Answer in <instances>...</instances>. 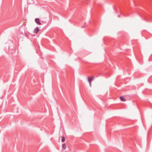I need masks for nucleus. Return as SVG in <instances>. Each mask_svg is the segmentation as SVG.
Masks as SVG:
<instances>
[{
    "label": "nucleus",
    "instance_id": "1",
    "mask_svg": "<svg viewBox=\"0 0 152 152\" xmlns=\"http://www.w3.org/2000/svg\"><path fill=\"white\" fill-rule=\"evenodd\" d=\"M35 21L36 23H37L38 24L40 25H41V23L40 22L39 20V18H37L35 19Z\"/></svg>",
    "mask_w": 152,
    "mask_h": 152
},
{
    "label": "nucleus",
    "instance_id": "2",
    "mask_svg": "<svg viewBox=\"0 0 152 152\" xmlns=\"http://www.w3.org/2000/svg\"><path fill=\"white\" fill-rule=\"evenodd\" d=\"M94 77H88V82L91 83L92 80H93Z\"/></svg>",
    "mask_w": 152,
    "mask_h": 152
},
{
    "label": "nucleus",
    "instance_id": "3",
    "mask_svg": "<svg viewBox=\"0 0 152 152\" xmlns=\"http://www.w3.org/2000/svg\"><path fill=\"white\" fill-rule=\"evenodd\" d=\"M39 29L38 27H36V28L34 30V33H37L39 31Z\"/></svg>",
    "mask_w": 152,
    "mask_h": 152
},
{
    "label": "nucleus",
    "instance_id": "4",
    "mask_svg": "<svg viewBox=\"0 0 152 152\" xmlns=\"http://www.w3.org/2000/svg\"><path fill=\"white\" fill-rule=\"evenodd\" d=\"M62 147L64 150H65L66 149V145L65 143H64L62 144Z\"/></svg>",
    "mask_w": 152,
    "mask_h": 152
},
{
    "label": "nucleus",
    "instance_id": "5",
    "mask_svg": "<svg viewBox=\"0 0 152 152\" xmlns=\"http://www.w3.org/2000/svg\"><path fill=\"white\" fill-rule=\"evenodd\" d=\"M120 98L122 102H124L126 101V99L122 96L120 97Z\"/></svg>",
    "mask_w": 152,
    "mask_h": 152
},
{
    "label": "nucleus",
    "instance_id": "6",
    "mask_svg": "<svg viewBox=\"0 0 152 152\" xmlns=\"http://www.w3.org/2000/svg\"><path fill=\"white\" fill-rule=\"evenodd\" d=\"M65 141V138L64 136H63L62 137L61 142H64Z\"/></svg>",
    "mask_w": 152,
    "mask_h": 152
},
{
    "label": "nucleus",
    "instance_id": "7",
    "mask_svg": "<svg viewBox=\"0 0 152 152\" xmlns=\"http://www.w3.org/2000/svg\"><path fill=\"white\" fill-rule=\"evenodd\" d=\"M89 85H90V86H91V83L89 82Z\"/></svg>",
    "mask_w": 152,
    "mask_h": 152
},
{
    "label": "nucleus",
    "instance_id": "8",
    "mask_svg": "<svg viewBox=\"0 0 152 152\" xmlns=\"http://www.w3.org/2000/svg\"><path fill=\"white\" fill-rule=\"evenodd\" d=\"M120 15H118V17H120Z\"/></svg>",
    "mask_w": 152,
    "mask_h": 152
},
{
    "label": "nucleus",
    "instance_id": "9",
    "mask_svg": "<svg viewBox=\"0 0 152 152\" xmlns=\"http://www.w3.org/2000/svg\"><path fill=\"white\" fill-rule=\"evenodd\" d=\"M82 28H83V26H82Z\"/></svg>",
    "mask_w": 152,
    "mask_h": 152
},
{
    "label": "nucleus",
    "instance_id": "10",
    "mask_svg": "<svg viewBox=\"0 0 152 152\" xmlns=\"http://www.w3.org/2000/svg\"><path fill=\"white\" fill-rule=\"evenodd\" d=\"M114 9H115V7L114 8Z\"/></svg>",
    "mask_w": 152,
    "mask_h": 152
}]
</instances>
